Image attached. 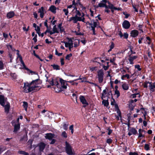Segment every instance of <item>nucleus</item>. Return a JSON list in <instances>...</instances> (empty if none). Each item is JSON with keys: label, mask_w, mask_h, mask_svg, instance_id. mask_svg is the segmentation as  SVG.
Listing matches in <instances>:
<instances>
[{"label": "nucleus", "mask_w": 155, "mask_h": 155, "mask_svg": "<svg viewBox=\"0 0 155 155\" xmlns=\"http://www.w3.org/2000/svg\"><path fill=\"white\" fill-rule=\"evenodd\" d=\"M31 85L28 82L25 83L23 87L25 93H29L32 91H37L41 89V87L38 86H31Z\"/></svg>", "instance_id": "nucleus-1"}, {"label": "nucleus", "mask_w": 155, "mask_h": 155, "mask_svg": "<svg viewBox=\"0 0 155 155\" xmlns=\"http://www.w3.org/2000/svg\"><path fill=\"white\" fill-rule=\"evenodd\" d=\"M68 81L63 80L62 78H60L59 82L61 84H59L58 81V82H56V86L57 88L60 89L59 91H63L64 89L67 88V86L68 85V84L66 82H68Z\"/></svg>", "instance_id": "nucleus-2"}, {"label": "nucleus", "mask_w": 155, "mask_h": 155, "mask_svg": "<svg viewBox=\"0 0 155 155\" xmlns=\"http://www.w3.org/2000/svg\"><path fill=\"white\" fill-rule=\"evenodd\" d=\"M65 151L67 154L68 155H72L74 154L72 147L70 144L67 142H65Z\"/></svg>", "instance_id": "nucleus-3"}, {"label": "nucleus", "mask_w": 155, "mask_h": 155, "mask_svg": "<svg viewBox=\"0 0 155 155\" xmlns=\"http://www.w3.org/2000/svg\"><path fill=\"white\" fill-rule=\"evenodd\" d=\"M97 76L99 82L100 83L102 82L104 77V73L103 70L101 69L97 71Z\"/></svg>", "instance_id": "nucleus-4"}, {"label": "nucleus", "mask_w": 155, "mask_h": 155, "mask_svg": "<svg viewBox=\"0 0 155 155\" xmlns=\"http://www.w3.org/2000/svg\"><path fill=\"white\" fill-rule=\"evenodd\" d=\"M80 102L83 104V107H85L89 105L88 103L87 102L85 97L83 95H80L79 97Z\"/></svg>", "instance_id": "nucleus-5"}, {"label": "nucleus", "mask_w": 155, "mask_h": 155, "mask_svg": "<svg viewBox=\"0 0 155 155\" xmlns=\"http://www.w3.org/2000/svg\"><path fill=\"white\" fill-rule=\"evenodd\" d=\"M19 61H20L21 64L22 66L23 67V68L25 69V70H26L28 71H29L30 73H32L33 71L29 69V68L26 67V66L23 61L22 60V57L21 56H20L19 57Z\"/></svg>", "instance_id": "nucleus-6"}, {"label": "nucleus", "mask_w": 155, "mask_h": 155, "mask_svg": "<svg viewBox=\"0 0 155 155\" xmlns=\"http://www.w3.org/2000/svg\"><path fill=\"white\" fill-rule=\"evenodd\" d=\"M123 27L125 29L129 28L130 26V24L129 22L127 20H124L122 24Z\"/></svg>", "instance_id": "nucleus-7"}, {"label": "nucleus", "mask_w": 155, "mask_h": 155, "mask_svg": "<svg viewBox=\"0 0 155 155\" xmlns=\"http://www.w3.org/2000/svg\"><path fill=\"white\" fill-rule=\"evenodd\" d=\"M128 57V60L129 61L130 64H134V60L137 58L138 56H131V54H130L129 55Z\"/></svg>", "instance_id": "nucleus-8"}, {"label": "nucleus", "mask_w": 155, "mask_h": 155, "mask_svg": "<svg viewBox=\"0 0 155 155\" xmlns=\"http://www.w3.org/2000/svg\"><path fill=\"white\" fill-rule=\"evenodd\" d=\"M107 3L108 4V5H107V9H105L104 10V12H107V14H109L110 12V11L108 9V8H112V6L114 5L112 3H111L108 1H107Z\"/></svg>", "instance_id": "nucleus-9"}, {"label": "nucleus", "mask_w": 155, "mask_h": 155, "mask_svg": "<svg viewBox=\"0 0 155 155\" xmlns=\"http://www.w3.org/2000/svg\"><path fill=\"white\" fill-rule=\"evenodd\" d=\"M148 87L150 91L153 92L155 91V82L152 83L150 82Z\"/></svg>", "instance_id": "nucleus-10"}, {"label": "nucleus", "mask_w": 155, "mask_h": 155, "mask_svg": "<svg viewBox=\"0 0 155 155\" xmlns=\"http://www.w3.org/2000/svg\"><path fill=\"white\" fill-rule=\"evenodd\" d=\"M54 136L55 135L54 134L51 133H47L46 134L45 138L46 139L51 140L53 138H55Z\"/></svg>", "instance_id": "nucleus-11"}, {"label": "nucleus", "mask_w": 155, "mask_h": 155, "mask_svg": "<svg viewBox=\"0 0 155 155\" xmlns=\"http://www.w3.org/2000/svg\"><path fill=\"white\" fill-rule=\"evenodd\" d=\"M130 33L131 37L135 38L138 35L139 32L136 30H134L131 31Z\"/></svg>", "instance_id": "nucleus-12"}, {"label": "nucleus", "mask_w": 155, "mask_h": 155, "mask_svg": "<svg viewBox=\"0 0 155 155\" xmlns=\"http://www.w3.org/2000/svg\"><path fill=\"white\" fill-rule=\"evenodd\" d=\"M39 150L40 152H43L45 149L46 144L43 142H40L38 144Z\"/></svg>", "instance_id": "nucleus-13"}, {"label": "nucleus", "mask_w": 155, "mask_h": 155, "mask_svg": "<svg viewBox=\"0 0 155 155\" xmlns=\"http://www.w3.org/2000/svg\"><path fill=\"white\" fill-rule=\"evenodd\" d=\"M5 100L4 95H0V104L2 106H4Z\"/></svg>", "instance_id": "nucleus-14"}, {"label": "nucleus", "mask_w": 155, "mask_h": 155, "mask_svg": "<svg viewBox=\"0 0 155 155\" xmlns=\"http://www.w3.org/2000/svg\"><path fill=\"white\" fill-rule=\"evenodd\" d=\"M14 129L13 132L14 133H16L19 130L20 128V123L15 124L14 125Z\"/></svg>", "instance_id": "nucleus-15"}, {"label": "nucleus", "mask_w": 155, "mask_h": 155, "mask_svg": "<svg viewBox=\"0 0 155 155\" xmlns=\"http://www.w3.org/2000/svg\"><path fill=\"white\" fill-rule=\"evenodd\" d=\"M15 15V13L13 11H10L6 15V17L8 19L11 18L13 17Z\"/></svg>", "instance_id": "nucleus-16"}, {"label": "nucleus", "mask_w": 155, "mask_h": 155, "mask_svg": "<svg viewBox=\"0 0 155 155\" xmlns=\"http://www.w3.org/2000/svg\"><path fill=\"white\" fill-rule=\"evenodd\" d=\"M5 112L6 113H8L10 108V104L9 103H8L6 105H4Z\"/></svg>", "instance_id": "nucleus-17"}, {"label": "nucleus", "mask_w": 155, "mask_h": 155, "mask_svg": "<svg viewBox=\"0 0 155 155\" xmlns=\"http://www.w3.org/2000/svg\"><path fill=\"white\" fill-rule=\"evenodd\" d=\"M108 9H111V11L112 14L114 13V10H117V11H121L122 10V8H117L115 7H114V6H112V8H109Z\"/></svg>", "instance_id": "nucleus-18"}, {"label": "nucleus", "mask_w": 155, "mask_h": 155, "mask_svg": "<svg viewBox=\"0 0 155 155\" xmlns=\"http://www.w3.org/2000/svg\"><path fill=\"white\" fill-rule=\"evenodd\" d=\"M99 58V57H95L92 60H91V61L93 62H97L100 65H101L102 64H101L100 62L98 61H100L101 58Z\"/></svg>", "instance_id": "nucleus-19"}, {"label": "nucleus", "mask_w": 155, "mask_h": 155, "mask_svg": "<svg viewBox=\"0 0 155 155\" xmlns=\"http://www.w3.org/2000/svg\"><path fill=\"white\" fill-rule=\"evenodd\" d=\"M94 6L95 8H98V7H105V9H107V5L105 3L101 2L98 4V6H96V5H94Z\"/></svg>", "instance_id": "nucleus-20"}, {"label": "nucleus", "mask_w": 155, "mask_h": 155, "mask_svg": "<svg viewBox=\"0 0 155 155\" xmlns=\"http://www.w3.org/2000/svg\"><path fill=\"white\" fill-rule=\"evenodd\" d=\"M56 7L54 5H51L49 9V10L51 11L54 14L56 13Z\"/></svg>", "instance_id": "nucleus-21"}, {"label": "nucleus", "mask_w": 155, "mask_h": 155, "mask_svg": "<svg viewBox=\"0 0 155 155\" xmlns=\"http://www.w3.org/2000/svg\"><path fill=\"white\" fill-rule=\"evenodd\" d=\"M51 33L52 35L55 33H59V31L58 30L57 28H56V25H54L53 26V31H51Z\"/></svg>", "instance_id": "nucleus-22"}, {"label": "nucleus", "mask_w": 155, "mask_h": 155, "mask_svg": "<svg viewBox=\"0 0 155 155\" xmlns=\"http://www.w3.org/2000/svg\"><path fill=\"white\" fill-rule=\"evenodd\" d=\"M39 80V79H38L35 80H33L30 83V84H31V85H34V86H37V85L38 84V81Z\"/></svg>", "instance_id": "nucleus-23"}, {"label": "nucleus", "mask_w": 155, "mask_h": 155, "mask_svg": "<svg viewBox=\"0 0 155 155\" xmlns=\"http://www.w3.org/2000/svg\"><path fill=\"white\" fill-rule=\"evenodd\" d=\"M132 133V134L136 135L137 134V130L134 127H132L131 129L129 130Z\"/></svg>", "instance_id": "nucleus-24"}, {"label": "nucleus", "mask_w": 155, "mask_h": 155, "mask_svg": "<svg viewBox=\"0 0 155 155\" xmlns=\"http://www.w3.org/2000/svg\"><path fill=\"white\" fill-rule=\"evenodd\" d=\"M103 101H102V103L103 104H104V106H106L107 107L108 105H109V102H108V99H107V100H105L102 99Z\"/></svg>", "instance_id": "nucleus-25"}, {"label": "nucleus", "mask_w": 155, "mask_h": 155, "mask_svg": "<svg viewBox=\"0 0 155 155\" xmlns=\"http://www.w3.org/2000/svg\"><path fill=\"white\" fill-rule=\"evenodd\" d=\"M56 82H58V81L56 80H54L53 78L51 81H49L50 84L52 86L55 85L56 86Z\"/></svg>", "instance_id": "nucleus-26"}, {"label": "nucleus", "mask_w": 155, "mask_h": 155, "mask_svg": "<svg viewBox=\"0 0 155 155\" xmlns=\"http://www.w3.org/2000/svg\"><path fill=\"white\" fill-rule=\"evenodd\" d=\"M122 87L124 90H127L129 89V86L126 83H124L122 84Z\"/></svg>", "instance_id": "nucleus-27"}, {"label": "nucleus", "mask_w": 155, "mask_h": 155, "mask_svg": "<svg viewBox=\"0 0 155 155\" xmlns=\"http://www.w3.org/2000/svg\"><path fill=\"white\" fill-rule=\"evenodd\" d=\"M51 66L52 67L54 70H59L60 69V67L58 65L55 64H51Z\"/></svg>", "instance_id": "nucleus-28"}, {"label": "nucleus", "mask_w": 155, "mask_h": 155, "mask_svg": "<svg viewBox=\"0 0 155 155\" xmlns=\"http://www.w3.org/2000/svg\"><path fill=\"white\" fill-rule=\"evenodd\" d=\"M75 19L74 20V23H77L78 21H81V18L80 17H78L77 15H75Z\"/></svg>", "instance_id": "nucleus-29"}, {"label": "nucleus", "mask_w": 155, "mask_h": 155, "mask_svg": "<svg viewBox=\"0 0 155 155\" xmlns=\"http://www.w3.org/2000/svg\"><path fill=\"white\" fill-rule=\"evenodd\" d=\"M33 140L32 139H30L27 142V144L28 145H30V146H29V148L30 149H32V144L33 143Z\"/></svg>", "instance_id": "nucleus-30"}, {"label": "nucleus", "mask_w": 155, "mask_h": 155, "mask_svg": "<svg viewBox=\"0 0 155 155\" xmlns=\"http://www.w3.org/2000/svg\"><path fill=\"white\" fill-rule=\"evenodd\" d=\"M103 93L101 94V98L102 99H103L104 98H105L106 96L105 95L107 94V91L106 89H104L103 91Z\"/></svg>", "instance_id": "nucleus-31"}, {"label": "nucleus", "mask_w": 155, "mask_h": 155, "mask_svg": "<svg viewBox=\"0 0 155 155\" xmlns=\"http://www.w3.org/2000/svg\"><path fill=\"white\" fill-rule=\"evenodd\" d=\"M66 38L68 40V42H69V44L71 45H73V43L72 40L74 39V38H69L68 37H67Z\"/></svg>", "instance_id": "nucleus-32"}, {"label": "nucleus", "mask_w": 155, "mask_h": 155, "mask_svg": "<svg viewBox=\"0 0 155 155\" xmlns=\"http://www.w3.org/2000/svg\"><path fill=\"white\" fill-rule=\"evenodd\" d=\"M68 124H66L65 122L63 124L61 125V126H62L63 129L66 130H68Z\"/></svg>", "instance_id": "nucleus-33"}, {"label": "nucleus", "mask_w": 155, "mask_h": 155, "mask_svg": "<svg viewBox=\"0 0 155 155\" xmlns=\"http://www.w3.org/2000/svg\"><path fill=\"white\" fill-rule=\"evenodd\" d=\"M4 69V64L2 61L0 60V70Z\"/></svg>", "instance_id": "nucleus-34"}, {"label": "nucleus", "mask_w": 155, "mask_h": 155, "mask_svg": "<svg viewBox=\"0 0 155 155\" xmlns=\"http://www.w3.org/2000/svg\"><path fill=\"white\" fill-rule=\"evenodd\" d=\"M23 107H24V108L25 109V110H26L28 107V103L27 102L25 101H24L23 102Z\"/></svg>", "instance_id": "nucleus-35"}, {"label": "nucleus", "mask_w": 155, "mask_h": 155, "mask_svg": "<svg viewBox=\"0 0 155 155\" xmlns=\"http://www.w3.org/2000/svg\"><path fill=\"white\" fill-rule=\"evenodd\" d=\"M127 78V79H129L130 78L129 75L128 74H127L125 75H123L121 77V78L122 80H124V78Z\"/></svg>", "instance_id": "nucleus-36"}, {"label": "nucleus", "mask_w": 155, "mask_h": 155, "mask_svg": "<svg viewBox=\"0 0 155 155\" xmlns=\"http://www.w3.org/2000/svg\"><path fill=\"white\" fill-rule=\"evenodd\" d=\"M146 39L148 41V42H147V44L148 45H150L151 43V42L152 41V40H151V39L150 38L149 36H147L146 37Z\"/></svg>", "instance_id": "nucleus-37"}, {"label": "nucleus", "mask_w": 155, "mask_h": 155, "mask_svg": "<svg viewBox=\"0 0 155 155\" xmlns=\"http://www.w3.org/2000/svg\"><path fill=\"white\" fill-rule=\"evenodd\" d=\"M51 29V27H50L49 29H47L43 33H44V34L46 35L47 33H49L50 34V35H52V34L51 33V31H50Z\"/></svg>", "instance_id": "nucleus-38"}, {"label": "nucleus", "mask_w": 155, "mask_h": 155, "mask_svg": "<svg viewBox=\"0 0 155 155\" xmlns=\"http://www.w3.org/2000/svg\"><path fill=\"white\" fill-rule=\"evenodd\" d=\"M144 149L145 150L147 151L150 150V147L149 144H145L144 147Z\"/></svg>", "instance_id": "nucleus-39"}, {"label": "nucleus", "mask_w": 155, "mask_h": 155, "mask_svg": "<svg viewBox=\"0 0 155 155\" xmlns=\"http://www.w3.org/2000/svg\"><path fill=\"white\" fill-rule=\"evenodd\" d=\"M150 82H149V81H146L144 82V85H143L144 88H147L148 87L147 84H150Z\"/></svg>", "instance_id": "nucleus-40"}, {"label": "nucleus", "mask_w": 155, "mask_h": 155, "mask_svg": "<svg viewBox=\"0 0 155 155\" xmlns=\"http://www.w3.org/2000/svg\"><path fill=\"white\" fill-rule=\"evenodd\" d=\"M61 136L62 137L65 138H67L68 137L67 134L65 131H64L62 132Z\"/></svg>", "instance_id": "nucleus-41"}, {"label": "nucleus", "mask_w": 155, "mask_h": 155, "mask_svg": "<svg viewBox=\"0 0 155 155\" xmlns=\"http://www.w3.org/2000/svg\"><path fill=\"white\" fill-rule=\"evenodd\" d=\"M72 55L71 53H70L69 54H67L65 57L66 60H70V58L71 57Z\"/></svg>", "instance_id": "nucleus-42"}, {"label": "nucleus", "mask_w": 155, "mask_h": 155, "mask_svg": "<svg viewBox=\"0 0 155 155\" xmlns=\"http://www.w3.org/2000/svg\"><path fill=\"white\" fill-rule=\"evenodd\" d=\"M135 68L137 69L138 71H141L142 68H140V66L139 64H136L134 66Z\"/></svg>", "instance_id": "nucleus-43"}, {"label": "nucleus", "mask_w": 155, "mask_h": 155, "mask_svg": "<svg viewBox=\"0 0 155 155\" xmlns=\"http://www.w3.org/2000/svg\"><path fill=\"white\" fill-rule=\"evenodd\" d=\"M69 129L71 130V132L72 134L74 133V126L72 125H71L69 127Z\"/></svg>", "instance_id": "nucleus-44"}, {"label": "nucleus", "mask_w": 155, "mask_h": 155, "mask_svg": "<svg viewBox=\"0 0 155 155\" xmlns=\"http://www.w3.org/2000/svg\"><path fill=\"white\" fill-rule=\"evenodd\" d=\"M117 95V97H118L120 96V93L119 91L118 90H115V95Z\"/></svg>", "instance_id": "nucleus-45"}, {"label": "nucleus", "mask_w": 155, "mask_h": 155, "mask_svg": "<svg viewBox=\"0 0 155 155\" xmlns=\"http://www.w3.org/2000/svg\"><path fill=\"white\" fill-rule=\"evenodd\" d=\"M44 8L43 7H41L40 8H39L38 12H44Z\"/></svg>", "instance_id": "nucleus-46"}, {"label": "nucleus", "mask_w": 155, "mask_h": 155, "mask_svg": "<svg viewBox=\"0 0 155 155\" xmlns=\"http://www.w3.org/2000/svg\"><path fill=\"white\" fill-rule=\"evenodd\" d=\"M91 30L93 31V34H92L94 35H96V34L95 32V27H93L92 25L91 26Z\"/></svg>", "instance_id": "nucleus-47"}, {"label": "nucleus", "mask_w": 155, "mask_h": 155, "mask_svg": "<svg viewBox=\"0 0 155 155\" xmlns=\"http://www.w3.org/2000/svg\"><path fill=\"white\" fill-rule=\"evenodd\" d=\"M112 142H113L112 140L110 138L107 139V140L106 141V143H108V144L111 143H112Z\"/></svg>", "instance_id": "nucleus-48"}, {"label": "nucleus", "mask_w": 155, "mask_h": 155, "mask_svg": "<svg viewBox=\"0 0 155 155\" xmlns=\"http://www.w3.org/2000/svg\"><path fill=\"white\" fill-rule=\"evenodd\" d=\"M73 97L74 98L75 97V100H76L77 102V98L78 96L77 95L73 93L72 94Z\"/></svg>", "instance_id": "nucleus-49"}, {"label": "nucleus", "mask_w": 155, "mask_h": 155, "mask_svg": "<svg viewBox=\"0 0 155 155\" xmlns=\"http://www.w3.org/2000/svg\"><path fill=\"white\" fill-rule=\"evenodd\" d=\"M82 79V78H81L80 77L78 79L74 80H73V81H68V82L69 83H71L73 82L74 81H77L79 80H81Z\"/></svg>", "instance_id": "nucleus-50"}, {"label": "nucleus", "mask_w": 155, "mask_h": 155, "mask_svg": "<svg viewBox=\"0 0 155 155\" xmlns=\"http://www.w3.org/2000/svg\"><path fill=\"white\" fill-rule=\"evenodd\" d=\"M75 19V16L72 17L70 18L69 20H68V21H73V22L74 23V20Z\"/></svg>", "instance_id": "nucleus-51"}, {"label": "nucleus", "mask_w": 155, "mask_h": 155, "mask_svg": "<svg viewBox=\"0 0 155 155\" xmlns=\"http://www.w3.org/2000/svg\"><path fill=\"white\" fill-rule=\"evenodd\" d=\"M107 130H108V132L107 134L108 135H110L112 132L113 130L110 129V127H108L107 129Z\"/></svg>", "instance_id": "nucleus-52"}, {"label": "nucleus", "mask_w": 155, "mask_h": 155, "mask_svg": "<svg viewBox=\"0 0 155 155\" xmlns=\"http://www.w3.org/2000/svg\"><path fill=\"white\" fill-rule=\"evenodd\" d=\"M55 54L56 55H57L58 56H61L62 55L63 53H58V51L57 50H56Z\"/></svg>", "instance_id": "nucleus-53"}, {"label": "nucleus", "mask_w": 155, "mask_h": 155, "mask_svg": "<svg viewBox=\"0 0 155 155\" xmlns=\"http://www.w3.org/2000/svg\"><path fill=\"white\" fill-rule=\"evenodd\" d=\"M133 48L132 47H130V52H131V54H136V52H135V51H133L132 50V49Z\"/></svg>", "instance_id": "nucleus-54"}, {"label": "nucleus", "mask_w": 155, "mask_h": 155, "mask_svg": "<svg viewBox=\"0 0 155 155\" xmlns=\"http://www.w3.org/2000/svg\"><path fill=\"white\" fill-rule=\"evenodd\" d=\"M116 111H117V113L118 114V116L121 118L122 117V115L120 110L119 109L117 110Z\"/></svg>", "instance_id": "nucleus-55"}, {"label": "nucleus", "mask_w": 155, "mask_h": 155, "mask_svg": "<svg viewBox=\"0 0 155 155\" xmlns=\"http://www.w3.org/2000/svg\"><path fill=\"white\" fill-rule=\"evenodd\" d=\"M128 122L127 123L125 124L127 125L128 127V129L130 127V119L128 118L127 119Z\"/></svg>", "instance_id": "nucleus-56"}, {"label": "nucleus", "mask_w": 155, "mask_h": 155, "mask_svg": "<svg viewBox=\"0 0 155 155\" xmlns=\"http://www.w3.org/2000/svg\"><path fill=\"white\" fill-rule=\"evenodd\" d=\"M123 36H124V38L126 39H127L128 37V34L127 33V32L124 33Z\"/></svg>", "instance_id": "nucleus-57"}, {"label": "nucleus", "mask_w": 155, "mask_h": 155, "mask_svg": "<svg viewBox=\"0 0 155 155\" xmlns=\"http://www.w3.org/2000/svg\"><path fill=\"white\" fill-rule=\"evenodd\" d=\"M63 11L65 12V15H67L68 13V9H63Z\"/></svg>", "instance_id": "nucleus-58"}, {"label": "nucleus", "mask_w": 155, "mask_h": 155, "mask_svg": "<svg viewBox=\"0 0 155 155\" xmlns=\"http://www.w3.org/2000/svg\"><path fill=\"white\" fill-rule=\"evenodd\" d=\"M123 14L125 15V18H128L130 15L129 14L126 13V12H123Z\"/></svg>", "instance_id": "nucleus-59"}, {"label": "nucleus", "mask_w": 155, "mask_h": 155, "mask_svg": "<svg viewBox=\"0 0 155 155\" xmlns=\"http://www.w3.org/2000/svg\"><path fill=\"white\" fill-rule=\"evenodd\" d=\"M63 42L64 43L65 46L66 48L68 47L69 45H70L69 44H70L69 43V42H66L64 41H63Z\"/></svg>", "instance_id": "nucleus-60"}, {"label": "nucleus", "mask_w": 155, "mask_h": 155, "mask_svg": "<svg viewBox=\"0 0 155 155\" xmlns=\"http://www.w3.org/2000/svg\"><path fill=\"white\" fill-rule=\"evenodd\" d=\"M109 67H110L109 65L106 66L105 65H103V67L104 70L106 71L108 69Z\"/></svg>", "instance_id": "nucleus-61"}, {"label": "nucleus", "mask_w": 155, "mask_h": 155, "mask_svg": "<svg viewBox=\"0 0 155 155\" xmlns=\"http://www.w3.org/2000/svg\"><path fill=\"white\" fill-rule=\"evenodd\" d=\"M64 59L63 58H61V59L60 61H61V66L64 65Z\"/></svg>", "instance_id": "nucleus-62"}, {"label": "nucleus", "mask_w": 155, "mask_h": 155, "mask_svg": "<svg viewBox=\"0 0 155 155\" xmlns=\"http://www.w3.org/2000/svg\"><path fill=\"white\" fill-rule=\"evenodd\" d=\"M11 76L14 79H16V75L15 73H12L11 74Z\"/></svg>", "instance_id": "nucleus-63"}, {"label": "nucleus", "mask_w": 155, "mask_h": 155, "mask_svg": "<svg viewBox=\"0 0 155 155\" xmlns=\"http://www.w3.org/2000/svg\"><path fill=\"white\" fill-rule=\"evenodd\" d=\"M129 155H138V154L136 152H130L129 153Z\"/></svg>", "instance_id": "nucleus-64"}]
</instances>
